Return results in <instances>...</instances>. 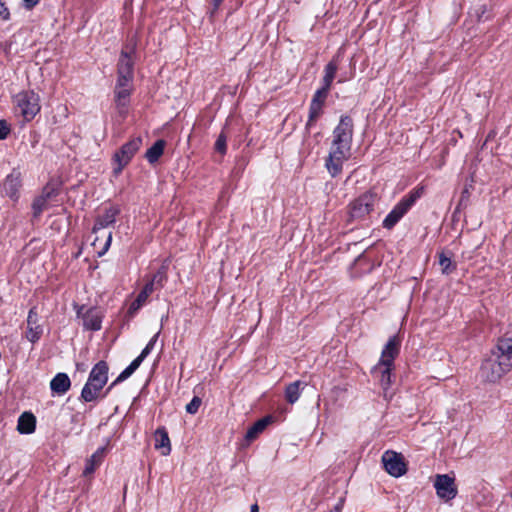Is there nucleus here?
<instances>
[{
	"mask_svg": "<svg viewBox=\"0 0 512 512\" xmlns=\"http://www.w3.org/2000/svg\"><path fill=\"white\" fill-rule=\"evenodd\" d=\"M353 139V120L351 117L341 116L339 124L333 130V139L325 160V167L332 177L338 176L343 164L351 156Z\"/></svg>",
	"mask_w": 512,
	"mask_h": 512,
	"instance_id": "f257e3e1",
	"label": "nucleus"
},
{
	"mask_svg": "<svg viewBox=\"0 0 512 512\" xmlns=\"http://www.w3.org/2000/svg\"><path fill=\"white\" fill-rule=\"evenodd\" d=\"M400 352V341L396 336L389 338L385 344L378 363L372 368L371 373L378 380L383 390V396L386 400L391 399L392 393L389 389L392 384V371L394 369V360Z\"/></svg>",
	"mask_w": 512,
	"mask_h": 512,
	"instance_id": "f03ea898",
	"label": "nucleus"
},
{
	"mask_svg": "<svg viewBox=\"0 0 512 512\" xmlns=\"http://www.w3.org/2000/svg\"><path fill=\"white\" fill-rule=\"evenodd\" d=\"M109 367L105 361L97 362L91 369L88 380L81 391V399L92 402L108 381Z\"/></svg>",
	"mask_w": 512,
	"mask_h": 512,
	"instance_id": "7ed1b4c3",
	"label": "nucleus"
},
{
	"mask_svg": "<svg viewBox=\"0 0 512 512\" xmlns=\"http://www.w3.org/2000/svg\"><path fill=\"white\" fill-rule=\"evenodd\" d=\"M422 191V188L414 189L405 195L385 217L383 227L392 229L421 197Z\"/></svg>",
	"mask_w": 512,
	"mask_h": 512,
	"instance_id": "20e7f679",
	"label": "nucleus"
},
{
	"mask_svg": "<svg viewBox=\"0 0 512 512\" xmlns=\"http://www.w3.org/2000/svg\"><path fill=\"white\" fill-rule=\"evenodd\" d=\"M495 358L485 360L481 365L480 374L481 377L488 382H496L503 375L509 372L512 368V364L493 352Z\"/></svg>",
	"mask_w": 512,
	"mask_h": 512,
	"instance_id": "39448f33",
	"label": "nucleus"
},
{
	"mask_svg": "<svg viewBox=\"0 0 512 512\" xmlns=\"http://www.w3.org/2000/svg\"><path fill=\"white\" fill-rule=\"evenodd\" d=\"M14 102L17 110L26 121H31L41 109L40 98L33 90H26L18 93Z\"/></svg>",
	"mask_w": 512,
	"mask_h": 512,
	"instance_id": "423d86ee",
	"label": "nucleus"
},
{
	"mask_svg": "<svg viewBox=\"0 0 512 512\" xmlns=\"http://www.w3.org/2000/svg\"><path fill=\"white\" fill-rule=\"evenodd\" d=\"M141 146L142 138L138 136L123 144L120 149L115 152L113 156V172L115 175L122 172V170L130 163L134 155L139 151Z\"/></svg>",
	"mask_w": 512,
	"mask_h": 512,
	"instance_id": "0eeeda50",
	"label": "nucleus"
},
{
	"mask_svg": "<svg viewBox=\"0 0 512 512\" xmlns=\"http://www.w3.org/2000/svg\"><path fill=\"white\" fill-rule=\"evenodd\" d=\"M375 197L372 193H364L349 205L351 219L359 220L365 218L373 210Z\"/></svg>",
	"mask_w": 512,
	"mask_h": 512,
	"instance_id": "6e6552de",
	"label": "nucleus"
},
{
	"mask_svg": "<svg viewBox=\"0 0 512 512\" xmlns=\"http://www.w3.org/2000/svg\"><path fill=\"white\" fill-rule=\"evenodd\" d=\"M382 462L386 472L393 477H401L407 471L406 463L400 453L385 451L382 455Z\"/></svg>",
	"mask_w": 512,
	"mask_h": 512,
	"instance_id": "1a4fd4ad",
	"label": "nucleus"
},
{
	"mask_svg": "<svg viewBox=\"0 0 512 512\" xmlns=\"http://www.w3.org/2000/svg\"><path fill=\"white\" fill-rule=\"evenodd\" d=\"M434 488L437 496L444 501L454 499L458 492L455 479L448 474H438L434 481Z\"/></svg>",
	"mask_w": 512,
	"mask_h": 512,
	"instance_id": "9d476101",
	"label": "nucleus"
},
{
	"mask_svg": "<svg viewBox=\"0 0 512 512\" xmlns=\"http://www.w3.org/2000/svg\"><path fill=\"white\" fill-rule=\"evenodd\" d=\"M20 187L21 173L20 171L13 169L12 172L7 175L4 181L0 184V193L12 200H17L19 197Z\"/></svg>",
	"mask_w": 512,
	"mask_h": 512,
	"instance_id": "9b49d317",
	"label": "nucleus"
},
{
	"mask_svg": "<svg viewBox=\"0 0 512 512\" xmlns=\"http://www.w3.org/2000/svg\"><path fill=\"white\" fill-rule=\"evenodd\" d=\"M131 83L132 82H123L117 80L114 95H115V105L118 109V112L121 115L127 113V108L130 103V95H131Z\"/></svg>",
	"mask_w": 512,
	"mask_h": 512,
	"instance_id": "f8f14e48",
	"label": "nucleus"
},
{
	"mask_svg": "<svg viewBox=\"0 0 512 512\" xmlns=\"http://www.w3.org/2000/svg\"><path fill=\"white\" fill-rule=\"evenodd\" d=\"M133 48L130 51L122 50L118 65H117V80L123 82H132L134 73H133V61L131 57V53Z\"/></svg>",
	"mask_w": 512,
	"mask_h": 512,
	"instance_id": "ddd939ff",
	"label": "nucleus"
},
{
	"mask_svg": "<svg viewBox=\"0 0 512 512\" xmlns=\"http://www.w3.org/2000/svg\"><path fill=\"white\" fill-rule=\"evenodd\" d=\"M43 333L42 326L38 323V313L36 311L35 307H32L29 310L28 317H27V331H26V338L31 343H36L41 338V335Z\"/></svg>",
	"mask_w": 512,
	"mask_h": 512,
	"instance_id": "4468645a",
	"label": "nucleus"
},
{
	"mask_svg": "<svg viewBox=\"0 0 512 512\" xmlns=\"http://www.w3.org/2000/svg\"><path fill=\"white\" fill-rule=\"evenodd\" d=\"M495 352L512 364V323L504 335L498 339Z\"/></svg>",
	"mask_w": 512,
	"mask_h": 512,
	"instance_id": "2eb2a0df",
	"label": "nucleus"
},
{
	"mask_svg": "<svg viewBox=\"0 0 512 512\" xmlns=\"http://www.w3.org/2000/svg\"><path fill=\"white\" fill-rule=\"evenodd\" d=\"M119 212L120 210L115 206H110L107 208L102 215L97 217L92 232L96 234L99 230L112 225L116 221V217Z\"/></svg>",
	"mask_w": 512,
	"mask_h": 512,
	"instance_id": "dca6fc26",
	"label": "nucleus"
},
{
	"mask_svg": "<svg viewBox=\"0 0 512 512\" xmlns=\"http://www.w3.org/2000/svg\"><path fill=\"white\" fill-rule=\"evenodd\" d=\"M71 387V381L66 373H57L50 381V389L53 395L62 396Z\"/></svg>",
	"mask_w": 512,
	"mask_h": 512,
	"instance_id": "f3484780",
	"label": "nucleus"
},
{
	"mask_svg": "<svg viewBox=\"0 0 512 512\" xmlns=\"http://www.w3.org/2000/svg\"><path fill=\"white\" fill-rule=\"evenodd\" d=\"M155 449L160 450L163 456L171 452L170 439L164 427L158 428L155 432Z\"/></svg>",
	"mask_w": 512,
	"mask_h": 512,
	"instance_id": "a211bd4d",
	"label": "nucleus"
},
{
	"mask_svg": "<svg viewBox=\"0 0 512 512\" xmlns=\"http://www.w3.org/2000/svg\"><path fill=\"white\" fill-rule=\"evenodd\" d=\"M36 429V418L30 412H24L20 415L17 423V430L20 434H31Z\"/></svg>",
	"mask_w": 512,
	"mask_h": 512,
	"instance_id": "6ab92c4d",
	"label": "nucleus"
},
{
	"mask_svg": "<svg viewBox=\"0 0 512 512\" xmlns=\"http://www.w3.org/2000/svg\"><path fill=\"white\" fill-rule=\"evenodd\" d=\"M272 422L271 416L263 417L257 420L246 432L245 439L248 442L255 440L259 434H261L266 427Z\"/></svg>",
	"mask_w": 512,
	"mask_h": 512,
	"instance_id": "aec40b11",
	"label": "nucleus"
},
{
	"mask_svg": "<svg viewBox=\"0 0 512 512\" xmlns=\"http://www.w3.org/2000/svg\"><path fill=\"white\" fill-rule=\"evenodd\" d=\"M305 386L306 383L300 380L294 381L287 385L285 389L286 401L290 404H294L295 402H297Z\"/></svg>",
	"mask_w": 512,
	"mask_h": 512,
	"instance_id": "412c9836",
	"label": "nucleus"
},
{
	"mask_svg": "<svg viewBox=\"0 0 512 512\" xmlns=\"http://www.w3.org/2000/svg\"><path fill=\"white\" fill-rule=\"evenodd\" d=\"M166 142L157 140L145 153V158L150 164L156 163L164 153Z\"/></svg>",
	"mask_w": 512,
	"mask_h": 512,
	"instance_id": "4be33fe9",
	"label": "nucleus"
},
{
	"mask_svg": "<svg viewBox=\"0 0 512 512\" xmlns=\"http://www.w3.org/2000/svg\"><path fill=\"white\" fill-rule=\"evenodd\" d=\"M102 319L96 310L90 309L83 316V325L86 329L97 331L101 329Z\"/></svg>",
	"mask_w": 512,
	"mask_h": 512,
	"instance_id": "5701e85b",
	"label": "nucleus"
},
{
	"mask_svg": "<svg viewBox=\"0 0 512 512\" xmlns=\"http://www.w3.org/2000/svg\"><path fill=\"white\" fill-rule=\"evenodd\" d=\"M51 195L52 191L44 189L42 194L33 201L32 209L35 217H38L45 210Z\"/></svg>",
	"mask_w": 512,
	"mask_h": 512,
	"instance_id": "b1692460",
	"label": "nucleus"
},
{
	"mask_svg": "<svg viewBox=\"0 0 512 512\" xmlns=\"http://www.w3.org/2000/svg\"><path fill=\"white\" fill-rule=\"evenodd\" d=\"M338 70L337 63L332 60L330 61L324 69V77H323V88H326L327 90H330L332 82L335 78L336 72Z\"/></svg>",
	"mask_w": 512,
	"mask_h": 512,
	"instance_id": "393cba45",
	"label": "nucleus"
},
{
	"mask_svg": "<svg viewBox=\"0 0 512 512\" xmlns=\"http://www.w3.org/2000/svg\"><path fill=\"white\" fill-rule=\"evenodd\" d=\"M322 109H323V106H321L319 104L310 103L309 117H308V121L306 123L307 128H311L316 123V121L322 114Z\"/></svg>",
	"mask_w": 512,
	"mask_h": 512,
	"instance_id": "a878e982",
	"label": "nucleus"
},
{
	"mask_svg": "<svg viewBox=\"0 0 512 512\" xmlns=\"http://www.w3.org/2000/svg\"><path fill=\"white\" fill-rule=\"evenodd\" d=\"M439 264L441 266L442 273L445 275H449L456 269V264L453 263L452 260L444 253L439 255Z\"/></svg>",
	"mask_w": 512,
	"mask_h": 512,
	"instance_id": "bb28decb",
	"label": "nucleus"
},
{
	"mask_svg": "<svg viewBox=\"0 0 512 512\" xmlns=\"http://www.w3.org/2000/svg\"><path fill=\"white\" fill-rule=\"evenodd\" d=\"M214 149L216 152L224 155L227 151V136L222 132L216 139L214 144Z\"/></svg>",
	"mask_w": 512,
	"mask_h": 512,
	"instance_id": "cd10ccee",
	"label": "nucleus"
},
{
	"mask_svg": "<svg viewBox=\"0 0 512 512\" xmlns=\"http://www.w3.org/2000/svg\"><path fill=\"white\" fill-rule=\"evenodd\" d=\"M100 463V457L97 453L93 454L91 458L88 460L85 469L83 471V474L85 476L92 474L95 471L96 466H98Z\"/></svg>",
	"mask_w": 512,
	"mask_h": 512,
	"instance_id": "c85d7f7f",
	"label": "nucleus"
},
{
	"mask_svg": "<svg viewBox=\"0 0 512 512\" xmlns=\"http://www.w3.org/2000/svg\"><path fill=\"white\" fill-rule=\"evenodd\" d=\"M328 92H329V90H327L326 88L321 87L320 89H318L314 93L313 98L311 100V103L319 104L321 106H324V103H325V100L327 98Z\"/></svg>",
	"mask_w": 512,
	"mask_h": 512,
	"instance_id": "c756f323",
	"label": "nucleus"
},
{
	"mask_svg": "<svg viewBox=\"0 0 512 512\" xmlns=\"http://www.w3.org/2000/svg\"><path fill=\"white\" fill-rule=\"evenodd\" d=\"M160 335V331H158L147 343L145 348L141 351L139 357L144 361V359L151 353V351L154 349L155 344L158 340V337Z\"/></svg>",
	"mask_w": 512,
	"mask_h": 512,
	"instance_id": "7c9ffc66",
	"label": "nucleus"
},
{
	"mask_svg": "<svg viewBox=\"0 0 512 512\" xmlns=\"http://www.w3.org/2000/svg\"><path fill=\"white\" fill-rule=\"evenodd\" d=\"M160 335V331H158L147 343L145 348L141 351L139 357L144 361V359L151 353V351L154 349L155 344L158 340V337Z\"/></svg>",
	"mask_w": 512,
	"mask_h": 512,
	"instance_id": "2f4dec72",
	"label": "nucleus"
},
{
	"mask_svg": "<svg viewBox=\"0 0 512 512\" xmlns=\"http://www.w3.org/2000/svg\"><path fill=\"white\" fill-rule=\"evenodd\" d=\"M160 335V331H158L147 343L145 348L141 351L139 357L144 361V359L151 353V351L154 349L155 344L158 340V337Z\"/></svg>",
	"mask_w": 512,
	"mask_h": 512,
	"instance_id": "473e14b6",
	"label": "nucleus"
},
{
	"mask_svg": "<svg viewBox=\"0 0 512 512\" xmlns=\"http://www.w3.org/2000/svg\"><path fill=\"white\" fill-rule=\"evenodd\" d=\"M160 335V331H158L147 343L145 348L141 351L139 357L144 361V359L151 353V351L154 349L155 344L158 340V337Z\"/></svg>",
	"mask_w": 512,
	"mask_h": 512,
	"instance_id": "72a5a7b5",
	"label": "nucleus"
},
{
	"mask_svg": "<svg viewBox=\"0 0 512 512\" xmlns=\"http://www.w3.org/2000/svg\"><path fill=\"white\" fill-rule=\"evenodd\" d=\"M160 335V331H158L147 343L145 348L141 351L139 357L144 361V359L151 353V351L154 349L155 344L158 340V337Z\"/></svg>",
	"mask_w": 512,
	"mask_h": 512,
	"instance_id": "f704fd0d",
	"label": "nucleus"
},
{
	"mask_svg": "<svg viewBox=\"0 0 512 512\" xmlns=\"http://www.w3.org/2000/svg\"><path fill=\"white\" fill-rule=\"evenodd\" d=\"M160 335V331H158L147 343L145 348L141 351L139 357L144 361V359L151 353V351L154 349L155 344L158 340V337Z\"/></svg>",
	"mask_w": 512,
	"mask_h": 512,
	"instance_id": "c9c22d12",
	"label": "nucleus"
},
{
	"mask_svg": "<svg viewBox=\"0 0 512 512\" xmlns=\"http://www.w3.org/2000/svg\"><path fill=\"white\" fill-rule=\"evenodd\" d=\"M166 280V271L164 267H161L152 277L151 282L156 285V288L162 287Z\"/></svg>",
	"mask_w": 512,
	"mask_h": 512,
	"instance_id": "e433bc0d",
	"label": "nucleus"
},
{
	"mask_svg": "<svg viewBox=\"0 0 512 512\" xmlns=\"http://www.w3.org/2000/svg\"><path fill=\"white\" fill-rule=\"evenodd\" d=\"M202 400L198 396H194L192 400L186 405V412L189 414H196L201 406Z\"/></svg>",
	"mask_w": 512,
	"mask_h": 512,
	"instance_id": "4c0bfd02",
	"label": "nucleus"
},
{
	"mask_svg": "<svg viewBox=\"0 0 512 512\" xmlns=\"http://www.w3.org/2000/svg\"><path fill=\"white\" fill-rule=\"evenodd\" d=\"M130 376L125 372V370H123L119 375L118 377L108 386V388L106 389V392H105V395L108 394L117 384L125 381L126 379H128Z\"/></svg>",
	"mask_w": 512,
	"mask_h": 512,
	"instance_id": "58836bf2",
	"label": "nucleus"
},
{
	"mask_svg": "<svg viewBox=\"0 0 512 512\" xmlns=\"http://www.w3.org/2000/svg\"><path fill=\"white\" fill-rule=\"evenodd\" d=\"M223 1L224 0H211V8L209 10L210 18H213L215 16Z\"/></svg>",
	"mask_w": 512,
	"mask_h": 512,
	"instance_id": "ea45409f",
	"label": "nucleus"
},
{
	"mask_svg": "<svg viewBox=\"0 0 512 512\" xmlns=\"http://www.w3.org/2000/svg\"><path fill=\"white\" fill-rule=\"evenodd\" d=\"M0 17L7 21L10 19V12L6 4L0 0Z\"/></svg>",
	"mask_w": 512,
	"mask_h": 512,
	"instance_id": "a19ab883",
	"label": "nucleus"
},
{
	"mask_svg": "<svg viewBox=\"0 0 512 512\" xmlns=\"http://www.w3.org/2000/svg\"><path fill=\"white\" fill-rule=\"evenodd\" d=\"M9 132H10V129H9L8 124L5 121L1 120L0 121V140L5 139L8 136Z\"/></svg>",
	"mask_w": 512,
	"mask_h": 512,
	"instance_id": "79ce46f5",
	"label": "nucleus"
},
{
	"mask_svg": "<svg viewBox=\"0 0 512 512\" xmlns=\"http://www.w3.org/2000/svg\"><path fill=\"white\" fill-rule=\"evenodd\" d=\"M111 241H112V233L109 232L107 237H106V240H105L103 248L100 251H98V255L99 256H103L108 251V249H109V247L111 245Z\"/></svg>",
	"mask_w": 512,
	"mask_h": 512,
	"instance_id": "37998d69",
	"label": "nucleus"
},
{
	"mask_svg": "<svg viewBox=\"0 0 512 512\" xmlns=\"http://www.w3.org/2000/svg\"><path fill=\"white\" fill-rule=\"evenodd\" d=\"M155 286L156 285L153 282L149 281L148 283L145 284L141 291H143V293H145L149 297L154 291Z\"/></svg>",
	"mask_w": 512,
	"mask_h": 512,
	"instance_id": "c03bdc74",
	"label": "nucleus"
},
{
	"mask_svg": "<svg viewBox=\"0 0 512 512\" xmlns=\"http://www.w3.org/2000/svg\"><path fill=\"white\" fill-rule=\"evenodd\" d=\"M142 306H143V305H142L141 303H138V301L135 299V300L131 303V305H130V307H129V310H128L129 314H130V315L135 314V313H136V312H137V311H138Z\"/></svg>",
	"mask_w": 512,
	"mask_h": 512,
	"instance_id": "a18cd8bd",
	"label": "nucleus"
},
{
	"mask_svg": "<svg viewBox=\"0 0 512 512\" xmlns=\"http://www.w3.org/2000/svg\"><path fill=\"white\" fill-rule=\"evenodd\" d=\"M40 0H23L26 9L31 10L34 8Z\"/></svg>",
	"mask_w": 512,
	"mask_h": 512,
	"instance_id": "49530a36",
	"label": "nucleus"
},
{
	"mask_svg": "<svg viewBox=\"0 0 512 512\" xmlns=\"http://www.w3.org/2000/svg\"><path fill=\"white\" fill-rule=\"evenodd\" d=\"M142 362L143 360L138 356L129 364V366L136 371Z\"/></svg>",
	"mask_w": 512,
	"mask_h": 512,
	"instance_id": "de8ad7c7",
	"label": "nucleus"
},
{
	"mask_svg": "<svg viewBox=\"0 0 512 512\" xmlns=\"http://www.w3.org/2000/svg\"><path fill=\"white\" fill-rule=\"evenodd\" d=\"M147 299H148V296L145 293H143V291H140V293L136 297V300L138 301V303H141L142 305H144L146 303Z\"/></svg>",
	"mask_w": 512,
	"mask_h": 512,
	"instance_id": "09e8293b",
	"label": "nucleus"
},
{
	"mask_svg": "<svg viewBox=\"0 0 512 512\" xmlns=\"http://www.w3.org/2000/svg\"><path fill=\"white\" fill-rule=\"evenodd\" d=\"M344 500L340 499L338 503L329 512H341L343 508Z\"/></svg>",
	"mask_w": 512,
	"mask_h": 512,
	"instance_id": "8fccbe9b",
	"label": "nucleus"
},
{
	"mask_svg": "<svg viewBox=\"0 0 512 512\" xmlns=\"http://www.w3.org/2000/svg\"><path fill=\"white\" fill-rule=\"evenodd\" d=\"M367 261V258L364 254H361L359 255L356 259H355V262H354V265H360L362 262H366Z\"/></svg>",
	"mask_w": 512,
	"mask_h": 512,
	"instance_id": "3c124183",
	"label": "nucleus"
},
{
	"mask_svg": "<svg viewBox=\"0 0 512 512\" xmlns=\"http://www.w3.org/2000/svg\"><path fill=\"white\" fill-rule=\"evenodd\" d=\"M124 370L129 376H131L135 372V370H133L132 367H130L129 365Z\"/></svg>",
	"mask_w": 512,
	"mask_h": 512,
	"instance_id": "603ef678",
	"label": "nucleus"
},
{
	"mask_svg": "<svg viewBox=\"0 0 512 512\" xmlns=\"http://www.w3.org/2000/svg\"><path fill=\"white\" fill-rule=\"evenodd\" d=\"M250 512H259V507L257 504L251 505Z\"/></svg>",
	"mask_w": 512,
	"mask_h": 512,
	"instance_id": "864d4df0",
	"label": "nucleus"
},
{
	"mask_svg": "<svg viewBox=\"0 0 512 512\" xmlns=\"http://www.w3.org/2000/svg\"><path fill=\"white\" fill-rule=\"evenodd\" d=\"M99 238L98 236L95 237V239L93 240V245L96 246L97 245V242H98Z\"/></svg>",
	"mask_w": 512,
	"mask_h": 512,
	"instance_id": "5fc2aeb1",
	"label": "nucleus"
}]
</instances>
